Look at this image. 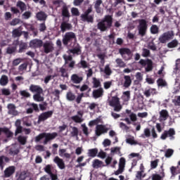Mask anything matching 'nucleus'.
Masks as SVG:
<instances>
[{"label":"nucleus","instance_id":"1","mask_svg":"<svg viewBox=\"0 0 180 180\" xmlns=\"http://www.w3.org/2000/svg\"><path fill=\"white\" fill-rule=\"evenodd\" d=\"M113 25V17L110 15H105L104 18L97 24V29L101 32H107Z\"/></svg>","mask_w":180,"mask_h":180},{"label":"nucleus","instance_id":"2","mask_svg":"<svg viewBox=\"0 0 180 180\" xmlns=\"http://www.w3.org/2000/svg\"><path fill=\"white\" fill-rule=\"evenodd\" d=\"M138 34L141 37H144L147 35V30H148V24H147V20L146 19H139L138 20Z\"/></svg>","mask_w":180,"mask_h":180},{"label":"nucleus","instance_id":"3","mask_svg":"<svg viewBox=\"0 0 180 180\" xmlns=\"http://www.w3.org/2000/svg\"><path fill=\"white\" fill-rule=\"evenodd\" d=\"M64 46H68L69 43H77V36L72 32H66L62 39Z\"/></svg>","mask_w":180,"mask_h":180},{"label":"nucleus","instance_id":"4","mask_svg":"<svg viewBox=\"0 0 180 180\" xmlns=\"http://www.w3.org/2000/svg\"><path fill=\"white\" fill-rule=\"evenodd\" d=\"M108 103L110 106L114 108V112H120L123 109V106L120 104V98L117 96H112Z\"/></svg>","mask_w":180,"mask_h":180},{"label":"nucleus","instance_id":"5","mask_svg":"<svg viewBox=\"0 0 180 180\" xmlns=\"http://www.w3.org/2000/svg\"><path fill=\"white\" fill-rule=\"evenodd\" d=\"M92 13V7H89L83 14L80 15L82 22H87V23H94V14Z\"/></svg>","mask_w":180,"mask_h":180},{"label":"nucleus","instance_id":"6","mask_svg":"<svg viewBox=\"0 0 180 180\" xmlns=\"http://www.w3.org/2000/svg\"><path fill=\"white\" fill-rule=\"evenodd\" d=\"M139 64L145 68L146 72H151L154 68L153 60L151 59H141Z\"/></svg>","mask_w":180,"mask_h":180},{"label":"nucleus","instance_id":"7","mask_svg":"<svg viewBox=\"0 0 180 180\" xmlns=\"http://www.w3.org/2000/svg\"><path fill=\"white\" fill-rule=\"evenodd\" d=\"M175 129L173 128H170L168 131H165L161 136L160 139L161 140H166L167 137H170V140H174L175 139Z\"/></svg>","mask_w":180,"mask_h":180},{"label":"nucleus","instance_id":"8","mask_svg":"<svg viewBox=\"0 0 180 180\" xmlns=\"http://www.w3.org/2000/svg\"><path fill=\"white\" fill-rule=\"evenodd\" d=\"M119 53L124 58V60H130L131 56V51L129 48H121L119 49Z\"/></svg>","mask_w":180,"mask_h":180},{"label":"nucleus","instance_id":"9","mask_svg":"<svg viewBox=\"0 0 180 180\" xmlns=\"http://www.w3.org/2000/svg\"><path fill=\"white\" fill-rule=\"evenodd\" d=\"M44 48V52L45 54H49V53H53L54 51V44L50 41H46L45 43L42 44Z\"/></svg>","mask_w":180,"mask_h":180},{"label":"nucleus","instance_id":"10","mask_svg":"<svg viewBox=\"0 0 180 180\" xmlns=\"http://www.w3.org/2000/svg\"><path fill=\"white\" fill-rule=\"evenodd\" d=\"M172 36H174L172 33L170 32H167L160 35L158 40L160 43L165 44V43H167V41L172 39Z\"/></svg>","mask_w":180,"mask_h":180},{"label":"nucleus","instance_id":"11","mask_svg":"<svg viewBox=\"0 0 180 180\" xmlns=\"http://www.w3.org/2000/svg\"><path fill=\"white\" fill-rule=\"evenodd\" d=\"M53 113H54L53 110L42 112L38 117V123H41V122H44L45 120H47V119H50V117L53 116Z\"/></svg>","mask_w":180,"mask_h":180},{"label":"nucleus","instance_id":"12","mask_svg":"<svg viewBox=\"0 0 180 180\" xmlns=\"http://www.w3.org/2000/svg\"><path fill=\"white\" fill-rule=\"evenodd\" d=\"M58 136V134L57 132H53V133H46L44 132V144L46 146V144H48L49 141H51V140H54L56 137Z\"/></svg>","mask_w":180,"mask_h":180},{"label":"nucleus","instance_id":"13","mask_svg":"<svg viewBox=\"0 0 180 180\" xmlns=\"http://www.w3.org/2000/svg\"><path fill=\"white\" fill-rule=\"evenodd\" d=\"M61 15L63 17V20L68 19V22L70 20V18H71V13H70L68 6L65 4L62 6Z\"/></svg>","mask_w":180,"mask_h":180},{"label":"nucleus","instance_id":"14","mask_svg":"<svg viewBox=\"0 0 180 180\" xmlns=\"http://www.w3.org/2000/svg\"><path fill=\"white\" fill-rule=\"evenodd\" d=\"M96 136L99 137L101 134H105V133H108V128L105 127L103 124H97L95 130Z\"/></svg>","mask_w":180,"mask_h":180},{"label":"nucleus","instance_id":"15","mask_svg":"<svg viewBox=\"0 0 180 180\" xmlns=\"http://www.w3.org/2000/svg\"><path fill=\"white\" fill-rule=\"evenodd\" d=\"M70 80L73 84H81L84 81V75L73 74L70 77Z\"/></svg>","mask_w":180,"mask_h":180},{"label":"nucleus","instance_id":"16","mask_svg":"<svg viewBox=\"0 0 180 180\" xmlns=\"http://www.w3.org/2000/svg\"><path fill=\"white\" fill-rule=\"evenodd\" d=\"M53 162L56 164L59 169H65V162L60 157L56 156L53 159Z\"/></svg>","mask_w":180,"mask_h":180},{"label":"nucleus","instance_id":"17","mask_svg":"<svg viewBox=\"0 0 180 180\" xmlns=\"http://www.w3.org/2000/svg\"><path fill=\"white\" fill-rule=\"evenodd\" d=\"M15 171H16V167L15 166H9L6 168L4 170V178H11L13 174H15Z\"/></svg>","mask_w":180,"mask_h":180},{"label":"nucleus","instance_id":"18","mask_svg":"<svg viewBox=\"0 0 180 180\" xmlns=\"http://www.w3.org/2000/svg\"><path fill=\"white\" fill-rule=\"evenodd\" d=\"M8 114L12 115V116H18L19 112L16 110V105L13 103H8L7 105Z\"/></svg>","mask_w":180,"mask_h":180},{"label":"nucleus","instance_id":"19","mask_svg":"<svg viewBox=\"0 0 180 180\" xmlns=\"http://www.w3.org/2000/svg\"><path fill=\"white\" fill-rule=\"evenodd\" d=\"M103 94H105V91L103 88L100 87L97 89H94L92 92V96L94 99H98L99 98H102L103 96Z\"/></svg>","mask_w":180,"mask_h":180},{"label":"nucleus","instance_id":"20","mask_svg":"<svg viewBox=\"0 0 180 180\" xmlns=\"http://www.w3.org/2000/svg\"><path fill=\"white\" fill-rule=\"evenodd\" d=\"M30 46L34 47V49H40L43 47V41L39 39H32L30 42Z\"/></svg>","mask_w":180,"mask_h":180},{"label":"nucleus","instance_id":"21","mask_svg":"<svg viewBox=\"0 0 180 180\" xmlns=\"http://www.w3.org/2000/svg\"><path fill=\"white\" fill-rule=\"evenodd\" d=\"M29 89L33 94H43V89L39 85L31 84Z\"/></svg>","mask_w":180,"mask_h":180},{"label":"nucleus","instance_id":"22","mask_svg":"<svg viewBox=\"0 0 180 180\" xmlns=\"http://www.w3.org/2000/svg\"><path fill=\"white\" fill-rule=\"evenodd\" d=\"M70 53L72 54H76V56H81L82 54V47L79 44H77V45L72 49L69 50Z\"/></svg>","mask_w":180,"mask_h":180},{"label":"nucleus","instance_id":"23","mask_svg":"<svg viewBox=\"0 0 180 180\" xmlns=\"http://www.w3.org/2000/svg\"><path fill=\"white\" fill-rule=\"evenodd\" d=\"M159 121L160 122H165L168 117H169V114L168 113V110H162L159 112Z\"/></svg>","mask_w":180,"mask_h":180},{"label":"nucleus","instance_id":"24","mask_svg":"<svg viewBox=\"0 0 180 180\" xmlns=\"http://www.w3.org/2000/svg\"><path fill=\"white\" fill-rule=\"evenodd\" d=\"M72 29V25L65 21L62 22L60 24V30L64 33L66 30H71Z\"/></svg>","mask_w":180,"mask_h":180},{"label":"nucleus","instance_id":"25","mask_svg":"<svg viewBox=\"0 0 180 180\" xmlns=\"http://www.w3.org/2000/svg\"><path fill=\"white\" fill-rule=\"evenodd\" d=\"M36 18L41 22L47 20V14L44 11H39L36 14Z\"/></svg>","mask_w":180,"mask_h":180},{"label":"nucleus","instance_id":"26","mask_svg":"<svg viewBox=\"0 0 180 180\" xmlns=\"http://www.w3.org/2000/svg\"><path fill=\"white\" fill-rule=\"evenodd\" d=\"M131 77L130 75H124V83H123V86L124 88H129L131 85Z\"/></svg>","mask_w":180,"mask_h":180},{"label":"nucleus","instance_id":"27","mask_svg":"<svg viewBox=\"0 0 180 180\" xmlns=\"http://www.w3.org/2000/svg\"><path fill=\"white\" fill-rule=\"evenodd\" d=\"M77 115H79H79L72 116L71 120H73L75 123H82V122H84V119H82V112H81V111H78Z\"/></svg>","mask_w":180,"mask_h":180},{"label":"nucleus","instance_id":"28","mask_svg":"<svg viewBox=\"0 0 180 180\" xmlns=\"http://www.w3.org/2000/svg\"><path fill=\"white\" fill-rule=\"evenodd\" d=\"M2 133L5 134L8 139L10 137H13V133L6 127H0V136L2 134Z\"/></svg>","mask_w":180,"mask_h":180},{"label":"nucleus","instance_id":"29","mask_svg":"<svg viewBox=\"0 0 180 180\" xmlns=\"http://www.w3.org/2000/svg\"><path fill=\"white\" fill-rule=\"evenodd\" d=\"M9 84V77L6 76V75H1L0 78V85L1 86H6Z\"/></svg>","mask_w":180,"mask_h":180},{"label":"nucleus","instance_id":"30","mask_svg":"<svg viewBox=\"0 0 180 180\" xmlns=\"http://www.w3.org/2000/svg\"><path fill=\"white\" fill-rule=\"evenodd\" d=\"M102 0H96L94 4V8L96 9V13H101L102 12V8L101 6L102 5Z\"/></svg>","mask_w":180,"mask_h":180},{"label":"nucleus","instance_id":"31","mask_svg":"<svg viewBox=\"0 0 180 180\" xmlns=\"http://www.w3.org/2000/svg\"><path fill=\"white\" fill-rule=\"evenodd\" d=\"M127 115H129L131 122H137V115L134 112H131V110H126Z\"/></svg>","mask_w":180,"mask_h":180},{"label":"nucleus","instance_id":"32","mask_svg":"<svg viewBox=\"0 0 180 180\" xmlns=\"http://www.w3.org/2000/svg\"><path fill=\"white\" fill-rule=\"evenodd\" d=\"M9 158L5 156V155H1L0 156V168L1 169H4V167H5V162H9ZM5 161V162H4Z\"/></svg>","mask_w":180,"mask_h":180},{"label":"nucleus","instance_id":"33","mask_svg":"<svg viewBox=\"0 0 180 180\" xmlns=\"http://www.w3.org/2000/svg\"><path fill=\"white\" fill-rule=\"evenodd\" d=\"M22 32L20 31V27L14 29L12 31V36L14 39H16V37H20L22 36Z\"/></svg>","mask_w":180,"mask_h":180},{"label":"nucleus","instance_id":"34","mask_svg":"<svg viewBox=\"0 0 180 180\" xmlns=\"http://www.w3.org/2000/svg\"><path fill=\"white\" fill-rule=\"evenodd\" d=\"M98 148H96L89 149L87 153L88 157H91V158H95V157L98 155Z\"/></svg>","mask_w":180,"mask_h":180},{"label":"nucleus","instance_id":"35","mask_svg":"<svg viewBox=\"0 0 180 180\" xmlns=\"http://www.w3.org/2000/svg\"><path fill=\"white\" fill-rule=\"evenodd\" d=\"M17 140L20 146H25L26 143H27V136L20 135Z\"/></svg>","mask_w":180,"mask_h":180},{"label":"nucleus","instance_id":"36","mask_svg":"<svg viewBox=\"0 0 180 180\" xmlns=\"http://www.w3.org/2000/svg\"><path fill=\"white\" fill-rule=\"evenodd\" d=\"M70 129H72L70 131L71 137H78V134H79V130L77 127L70 126Z\"/></svg>","mask_w":180,"mask_h":180},{"label":"nucleus","instance_id":"37","mask_svg":"<svg viewBox=\"0 0 180 180\" xmlns=\"http://www.w3.org/2000/svg\"><path fill=\"white\" fill-rule=\"evenodd\" d=\"M156 91L157 90L155 89H149L148 90H146L143 94L145 96H146V98H150L151 95H155V94L157 93Z\"/></svg>","mask_w":180,"mask_h":180},{"label":"nucleus","instance_id":"38","mask_svg":"<svg viewBox=\"0 0 180 180\" xmlns=\"http://www.w3.org/2000/svg\"><path fill=\"white\" fill-rule=\"evenodd\" d=\"M27 50V44L26 42H20L19 44L18 53H25Z\"/></svg>","mask_w":180,"mask_h":180},{"label":"nucleus","instance_id":"39","mask_svg":"<svg viewBox=\"0 0 180 180\" xmlns=\"http://www.w3.org/2000/svg\"><path fill=\"white\" fill-rule=\"evenodd\" d=\"M122 99L124 102H129L130 101V91H124L122 93Z\"/></svg>","mask_w":180,"mask_h":180},{"label":"nucleus","instance_id":"40","mask_svg":"<svg viewBox=\"0 0 180 180\" xmlns=\"http://www.w3.org/2000/svg\"><path fill=\"white\" fill-rule=\"evenodd\" d=\"M103 164V162H102L101 160L95 159L93 161L92 167H93V168H95V169L101 168L102 167Z\"/></svg>","mask_w":180,"mask_h":180},{"label":"nucleus","instance_id":"41","mask_svg":"<svg viewBox=\"0 0 180 180\" xmlns=\"http://www.w3.org/2000/svg\"><path fill=\"white\" fill-rule=\"evenodd\" d=\"M151 34H158L160 33V28L157 25H152L150 28Z\"/></svg>","mask_w":180,"mask_h":180},{"label":"nucleus","instance_id":"42","mask_svg":"<svg viewBox=\"0 0 180 180\" xmlns=\"http://www.w3.org/2000/svg\"><path fill=\"white\" fill-rule=\"evenodd\" d=\"M41 94L43 93H37L33 96L34 101L36 102H43L44 101V97L41 96Z\"/></svg>","mask_w":180,"mask_h":180},{"label":"nucleus","instance_id":"43","mask_svg":"<svg viewBox=\"0 0 180 180\" xmlns=\"http://www.w3.org/2000/svg\"><path fill=\"white\" fill-rule=\"evenodd\" d=\"M115 63L120 68H124L126 67V63L123 61V59L118 58L115 60Z\"/></svg>","mask_w":180,"mask_h":180},{"label":"nucleus","instance_id":"44","mask_svg":"<svg viewBox=\"0 0 180 180\" xmlns=\"http://www.w3.org/2000/svg\"><path fill=\"white\" fill-rule=\"evenodd\" d=\"M59 72H60V76L63 77V78H68L70 77L67 69L64 68H60Z\"/></svg>","mask_w":180,"mask_h":180},{"label":"nucleus","instance_id":"45","mask_svg":"<svg viewBox=\"0 0 180 180\" xmlns=\"http://www.w3.org/2000/svg\"><path fill=\"white\" fill-rule=\"evenodd\" d=\"M164 176H165L164 172H162V176L158 174H152V180H164Z\"/></svg>","mask_w":180,"mask_h":180},{"label":"nucleus","instance_id":"46","mask_svg":"<svg viewBox=\"0 0 180 180\" xmlns=\"http://www.w3.org/2000/svg\"><path fill=\"white\" fill-rule=\"evenodd\" d=\"M16 6H18V8H20L21 12H24V11H26V4H25V2L22 1H18L17 2Z\"/></svg>","mask_w":180,"mask_h":180},{"label":"nucleus","instance_id":"47","mask_svg":"<svg viewBox=\"0 0 180 180\" xmlns=\"http://www.w3.org/2000/svg\"><path fill=\"white\" fill-rule=\"evenodd\" d=\"M20 96H22V98H30L32 96V94H30V92H29V91H27V89L20 90Z\"/></svg>","mask_w":180,"mask_h":180},{"label":"nucleus","instance_id":"48","mask_svg":"<svg viewBox=\"0 0 180 180\" xmlns=\"http://www.w3.org/2000/svg\"><path fill=\"white\" fill-rule=\"evenodd\" d=\"M102 86V84H101V81L96 77H93V88H99Z\"/></svg>","mask_w":180,"mask_h":180},{"label":"nucleus","instance_id":"49","mask_svg":"<svg viewBox=\"0 0 180 180\" xmlns=\"http://www.w3.org/2000/svg\"><path fill=\"white\" fill-rule=\"evenodd\" d=\"M157 84H158V86H162V87L167 86L168 85L167 82L164 80V79L162 78H159L157 80Z\"/></svg>","mask_w":180,"mask_h":180},{"label":"nucleus","instance_id":"50","mask_svg":"<svg viewBox=\"0 0 180 180\" xmlns=\"http://www.w3.org/2000/svg\"><path fill=\"white\" fill-rule=\"evenodd\" d=\"M150 136H151V131H150V129L146 128L144 129L143 134H141V137H142V139H146V137L148 138Z\"/></svg>","mask_w":180,"mask_h":180},{"label":"nucleus","instance_id":"51","mask_svg":"<svg viewBox=\"0 0 180 180\" xmlns=\"http://www.w3.org/2000/svg\"><path fill=\"white\" fill-rule=\"evenodd\" d=\"M66 99L72 102V101H75V96L71 91H68L66 94Z\"/></svg>","mask_w":180,"mask_h":180},{"label":"nucleus","instance_id":"52","mask_svg":"<svg viewBox=\"0 0 180 180\" xmlns=\"http://www.w3.org/2000/svg\"><path fill=\"white\" fill-rule=\"evenodd\" d=\"M178 46V40L174 39L171 42L167 44V47L169 49H174Z\"/></svg>","mask_w":180,"mask_h":180},{"label":"nucleus","instance_id":"53","mask_svg":"<svg viewBox=\"0 0 180 180\" xmlns=\"http://www.w3.org/2000/svg\"><path fill=\"white\" fill-rule=\"evenodd\" d=\"M27 178V173L26 171L21 172L16 180H26Z\"/></svg>","mask_w":180,"mask_h":180},{"label":"nucleus","instance_id":"54","mask_svg":"<svg viewBox=\"0 0 180 180\" xmlns=\"http://www.w3.org/2000/svg\"><path fill=\"white\" fill-rule=\"evenodd\" d=\"M10 155H18L19 154V149L13 147L9 149Z\"/></svg>","mask_w":180,"mask_h":180},{"label":"nucleus","instance_id":"55","mask_svg":"<svg viewBox=\"0 0 180 180\" xmlns=\"http://www.w3.org/2000/svg\"><path fill=\"white\" fill-rule=\"evenodd\" d=\"M125 166H126V159L124 158H120L118 167L122 168V169H124Z\"/></svg>","mask_w":180,"mask_h":180},{"label":"nucleus","instance_id":"56","mask_svg":"<svg viewBox=\"0 0 180 180\" xmlns=\"http://www.w3.org/2000/svg\"><path fill=\"white\" fill-rule=\"evenodd\" d=\"M170 172L172 175V176H175L176 175H178L179 174V172H178V167H170Z\"/></svg>","mask_w":180,"mask_h":180},{"label":"nucleus","instance_id":"57","mask_svg":"<svg viewBox=\"0 0 180 180\" xmlns=\"http://www.w3.org/2000/svg\"><path fill=\"white\" fill-rule=\"evenodd\" d=\"M158 162H160V160L156 159L153 161L150 162V168L151 169H155L157 167H158Z\"/></svg>","mask_w":180,"mask_h":180},{"label":"nucleus","instance_id":"58","mask_svg":"<svg viewBox=\"0 0 180 180\" xmlns=\"http://www.w3.org/2000/svg\"><path fill=\"white\" fill-rule=\"evenodd\" d=\"M20 23V19L19 18H13L10 22V26H17V25H19Z\"/></svg>","mask_w":180,"mask_h":180},{"label":"nucleus","instance_id":"59","mask_svg":"<svg viewBox=\"0 0 180 180\" xmlns=\"http://www.w3.org/2000/svg\"><path fill=\"white\" fill-rule=\"evenodd\" d=\"M71 13L72 16H79V10L75 7L71 8Z\"/></svg>","mask_w":180,"mask_h":180},{"label":"nucleus","instance_id":"60","mask_svg":"<svg viewBox=\"0 0 180 180\" xmlns=\"http://www.w3.org/2000/svg\"><path fill=\"white\" fill-rule=\"evenodd\" d=\"M39 32H46L47 30V26H46V21H44L42 23L39 24Z\"/></svg>","mask_w":180,"mask_h":180},{"label":"nucleus","instance_id":"61","mask_svg":"<svg viewBox=\"0 0 180 180\" xmlns=\"http://www.w3.org/2000/svg\"><path fill=\"white\" fill-rule=\"evenodd\" d=\"M104 73L105 75H112V70L110 69V67L109 65H105V69H104Z\"/></svg>","mask_w":180,"mask_h":180},{"label":"nucleus","instance_id":"62","mask_svg":"<svg viewBox=\"0 0 180 180\" xmlns=\"http://www.w3.org/2000/svg\"><path fill=\"white\" fill-rule=\"evenodd\" d=\"M22 61H23V59H22L20 58L14 59L13 60V63H12L13 64V67H16V66L19 65Z\"/></svg>","mask_w":180,"mask_h":180},{"label":"nucleus","instance_id":"63","mask_svg":"<svg viewBox=\"0 0 180 180\" xmlns=\"http://www.w3.org/2000/svg\"><path fill=\"white\" fill-rule=\"evenodd\" d=\"M150 50L146 48L143 49L142 57H150Z\"/></svg>","mask_w":180,"mask_h":180},{"label":"nucleus","instance_id":"64","mask_svg":"<svg viewBox=\"0 0 180 180\" xmlns=\"http://www.w3.org/2000/svg\"><path fill=\"white\" fill-rule=\"evenodd\" d=\"M173 154H174V150L167 149L165 152V157H166V158H169Z\"/></svg>","mask_w":180,"mask_h":180}]
</instances>
